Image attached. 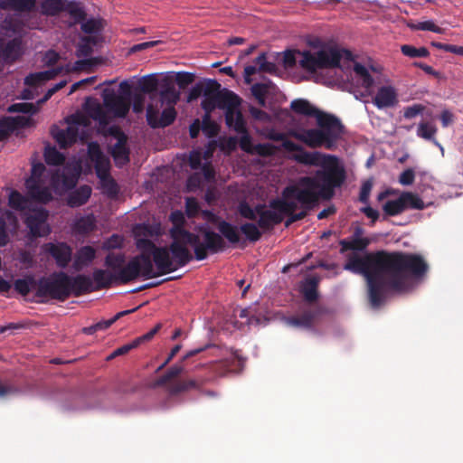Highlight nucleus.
I'll return each mask as SVG.
<instances>
[{"instance_id":"f257e3e1","label":"nucleus","mask_w":463,"mask_h":463,"mask_svg":"<svg viewBox=\"0 0 463 463\" xmlns=\"http://www.w3.org/2000/svg\"><path fill=\"white\" fill-rule=\"evenodd\" d=\"M344 269L363 275L367 282L368 301L371 307L383 306L387 291L403 292L409 288V279L426 276L429 265L417 253L376 250L363 257L348 255Z\"/></svg>"},{"instance_id":"f03ea898","label":"nucleus","mask_w":463,"mask_h":463,"mask_svg":"<svg viewBox=\"0 0 463 463\" xmlns=\"http://www.w3.org/2000/svg\"><path fill=\"white\" fill-rule=\"evenodd\" d=\"M300 165L320 166L314 176L302 177L299 185H288L284 188L285 196L296 197L298 202L311 206L320 200L334 197L335 189L343 185L346 179L344 166L338 163L335 155L312 152L295 156L293 160Z\"/></svg>"},{"instance_id":"7ed1b4c3","label":"nucleus","mask_w":463,"mask_h":463,"mask_svg":"<svg viewBox=\"0 0 463 463\" xmlns=\"http://www.w3.org/2000/svg\"><path fill=\"white\" fill-rule=\"evenodd\" d=\"M203 240L195 233L184 232L182 235H171L172 242L168 249L171 256V269L162 272L161 269H154V261H151L149 255L141 253L132 259H138L137 262L144 269V279H150L166 275L184 267L192 259L203 260L209 254H218L224 251L225 241L220 234L213 231H202Z\"/></svg>"},{"instance_id":"20e7f679","label":"nucleus","mask_w":463,"mask_h":463,"mask_svg":"<svg viewBox=\"0 0 463 463\" xmlns=\"http://www.w3.org/2000/svg\"><path fill=\"white\" fill-rule=\"evenodd\" d=\"M290 109L298 115L315 118L318 128L290 129L288 132L289 137L309 148L335 150L337 141L344 135V125L336 116L317 109L304 99H293Z\"/></svg>"},{"instance_id":"39448f33","label":"nucleus","mask_w":463,"mask_h":463,"mask_svg":"<svg viewBox=\"0 0 463 463\" xmlns=\"http://www.w3.org/2000/svg\"><path fill=\"white\" fill-rule=\"evenodd\" d=\"M300 55L299 65L302 69L315 72L318 69H336L340 67L341 59L353 61V53L348 50L337 49L320 50L316 52L310 51L298 52Z\"/></svg>"},{"instance_id":"423d86ee","label":"nucleus","mask_w":463,"mask_h":463,"mask_svg":"<svg viewBox=\"0 0 463 463\" xmlns=\"http://www.w3.org/2000/svg\"><path fill=\"white\" fill-rule=\"evenodd\" d=\"M138 259H131L127 262L126 269L120 272H109L106 269H95L92 272L93 286L99 290L109 288L113 283L128 284L137 278H143V268L137 261Z\"/></svg>"},{"instance_id":"0eeeda50","label":"nucleus","mask_w":463,"mask_h":463,"mask_svg":"<svg viewBox=\"0 0 463 463\" xmlns=\"http://www.w3.org/2000/svg\"><path fill=\"white\" fill-rule=\"evenodd\" d=\"M237 213L240 217L255 222L261 231L268 232L273 230L274 226L279 224L283 221V216L278 211L270 208L267 209L264 203H258L251 207L246 201H240L237 205Z\"/></svg>"},{"instance_id":"6e6552de","label":"nucleus","mask_w":463,"mask_h":463,"mask_svg":"<svg viewBox=\"0 0 463 463\" xmlns=\"http://www.w3.org/2000/svg\"><path fill=\"white\" fill-rule=\"evenodd\" d=\"M36 297L41 299L51 298L61 302L67 300L71 297L68 285V274L59 271L38 279Z\"/></svg>"},{"instance_id":"1a4fd4ad","label":"nucleus","mask_w":463,"mask_h":463,"mask_svg":"<svg viewBox=\"0 0 463 463\" xmlns=\"http://www.w3.org/2000/svg\"><path fill=\"white\" fill-rule=\"evenodd\" d=\"M317 205V203L307 206L299 203L296 197L285 196V191H282L281 198L269 201V208L279 211L281 215L288 216V220L285 222L286 228L295 222L304 220L307 213L312 211Z\"/></svg>"},{"instance_id":"9d476101","label":"nucleus","mask_w":463,"mask_h":463,"mask_svg":"<svg viewBox=\"0 0 463 463\" xmlns=\"http://www.w3.org/2000/svg\"><path fill=\"white\" fill-rule=\"evenodd\" d=\"M240 104L239 96H204L202 100V109H204L205 115L209 116L217 108L226 110L224 119H226V125H231L232 122L237 120L239 115L242 116L238 109Z\"/></svg>"},{"instance_id":"9b49d317","label":"nucleus","mask_w":463,"mask_h":463,"mask_svg":"<svg viewBox=\"0 0 463 463\" xmlns=\"http://www.w3.org/2000/svg\"><path fill=\"white\" fill-rule=\"evenodd\" d=\"M217 229L218 232H220L218 234L222 236V239H226L231 245H235L240 242L239 231L244 234L246 240L253 243L260 241L261 238V229L255 222H244L237 228L235 225L226 221H222L218 222Z\"/></svg>"},{"instance_id":"f8f14e48","label":"nucleus","mask_w":463,"mask_h":463,"mask_svg":"<svg viewBox=\"0 0 463 463\" xmlns=\"http://www.w3.org/2000/svg\"><path fill=\"white\" fill-rule=\"evenodd\" d=\"M46 171V167L42 163L32 165L31 176L25 179V188H27L28 194L36 202L47 203L52 200V194L50 190L43 186L42 176Z\"/></svg>"},{"instance_id":"ddd939ff","label":"nucleus","mask_w":463,"mask_h":463,"mask_svg":"<svg viewBox=\"0 0 463 463\" xmlns=\"http://www.w3.org/2000/svg\"><path fill=\"white\" fill-rule=\"evenodd\" d=\"M137 248L142 250L141 254L150 255L156 269H161L162 272L170 270L172 263L166 247L157 246L151 240L140 239L137 241Z\"/></svg>"},{"instance_id":"4468645a","label":"nucleus","mask_w":463,"mask_h":463,"mask_svg":"<svg viewBox=\"0 0 463 463\" xmlns=\"http://www.w3.org/2000/svg\"><path fill=\"white\" fill-rule=\"evenodd\" d=\"M48 212L44 208L32 211L24 220L25 226L29 229L32 238L37 239L50 234V226L47 224Z\"/></svg>"},{"instance_id":"2eb2a0df","label":"nucleus","mask_w":463,"mask_h":463,"mask_svg":"<svg viewBox=\"0 0 463 463\" xmlns=\"http://www.w3.org/2000/svg\"><path fill=\"white\" fill-rule=\"evenodd\" d=\"M176 112L175 107H168L163 109L158 116L157 105L148 104L146 107V122L153 129L165 128L173 124L175 120Z\"/></svg>"},{"instance_id":"dca6fc26","label":"nucleus","mask_w":463,"mask_h":463,"mask_svg":"<svg viewBox=\"0 0 463 463\" xmlns=\"http://www.w3.org/2000/svg\"><path fill=\"white\" fill-rule=\"evenodd\" d=\"M43 249L55 260L56 266L61 269L68 267L71 260L72 250L66 242H47Z\"/></svg>"},{"instance_id":"f3484780","label":"nucleus","mask_w":463,"mask_h":463,"mask_svg":"<svg viewBox=\"0 0 463 463\" xmlns=\"http://www.w3.org/2000/svg\"><path fill=\"white\" fill-rule=\"evenodd\" d=\"M104 106L118 118H125L130 109V99L117 97L114 91H105L102 95Z\"/></svg>"},{"instance_id":"a211bd4d","label":"nucleus","mask_w":463,"mask_h":463,"mask_svg":"<svg viewBox=\"0 0 463 463\" xmlns=\"http://www.w3.org/2000/svg\"><path fill=\"white\" fill-rule=\"evenodd\" d=\"M68 286L71 296L77 298L99 290L93 286L92 279L87 275H68Z\"/></svg>"},{"instance_id":"6ab92c4d","label":"nucleus","mask_w":463,"mask_h":463,"mask_svg":"<svg viewBox=\"0 0 463 463\" xmlns=\"http://www.w3.org/2000/svg\"><path fill=\"white\" fill-rule=\"evenodd\" d=\"M227 127L233 129V131L237 132V134L241 135L239 139L240 148H241V150L245 153H252V148H254V146L251 143V137L247 131L246 122L245 119H243V116L239 115V118H237L235 121H232L231 125H227Z\"/></svg>"},{"instance_id":"aec40b11","label":"nucleus","mask_w":463,"mask_h":463,"mask_svg":"<svg viewBox=\"0 0 463 463\" xmlns=\"http://www.w3.org/2000/svg\"><path fill=\"white\" fill-rule=\"evenodd\" d=\"M14 231L17 228V218L10 210H5L0 213V247L7 245L8 241V229Z\"/></svg>"},{"instance_id":"412c9836","label":"nucleus","mask_w":463,"mask_h":463,"mask_svg":"<svg viewBox=\"0 0 463 463\" xmlns=\"http://www.w3.org/2000/svg\"><path fill=\"white\" fill-rule=\"evenodd\" d=\"M268 137L275 142H281V146L285 151L293 153V155L290 156V159L292 160H295L296 156H299L303 154H311V152L305 150L301 145L288 139L285 133L272 132Z\"/></svg>"},{"instance_id":"4be33fe9","label":"nucleus","mask_w":463,"mask_h":463,"mask_svg":"<svg viewBox=\"0 0 463 463\" xmlns=\"http://www.w3.org/2000/svg\"><path fill=\"white\" fill-rule=\"evenodd\" d=\"M397 103L396 91L392 86L380 87L373 98V105L383 109L392 108Z\"/></svg>"},{"instance_id":"5701e85b","label":"nucleus","mask_w":463,"mask_h":463,"mask_svg":"<svg viewBox=\"0 0 463 463\" xmlns=\"http://www.w3.org/2000/svg\"><path fill=\"white\" fill-rule=\"evenodd\" d=\"M83 109L90 118L98 121L99 126L105 127L109 124L108 113L96 99L87 98Z\"/></svg>"},{"instance_id":"b1692460","label":"nucleus","mask_w":463,"mask_h":463,"mask_svg":"<svg viewBox=\"0 0 463 463\" xmlns=\"http://www.w3.org/2000/svg\"><path fill=\"white\" fill-rule=\"evenodd\" d=\"M63 71L62 66H56L49 70L36 72L25 77L24 83L27 86L36 87L50 80H53L56 76L60 75Z\"/></svg>"},{"instance_id":"393cba45","label":"nucleus","mask_w":463,"mask_h":463,"mask_svg":"<svg viewBox=\"0 0 463 463\" xmlns=\"http://www.w3.org/2000/svg\"><path fill=\"white\" fill-rule=\"evenodd\" d=\"M37 0H2L1 10H11L15 13H30L35 8Z\"/></svg>"},{"instance_id":"a878e982","label":"nucleus","mask_w":463,"mask_h":463,"mask_svg":"<svg viewBox=\"0 0 463 463\" xmlns=\"http://www.w3.org/2000/svg\"><path fill=\"white\" fill-rule=\"evenodd\" d=\"M158 80L155 74L142 76L138 80V93L148 95L150 100L156 99Z\"/></svg>"},{"instance_id":"bb28decb","label":"nucleus","mask_w":463,"mask_h":463,"mask_svg":"<svg viewBox=\"0 0 463 463\" xmlns=\"http://www.w3.org/2000/svg\"><path fill=\"white\" fill-rule=\"evenodd\" d=\"M90 194H92L90 186L85 184L78 187V189L69 194L67 199L68 206L77 208L86 204L88 200H90Z\"/></svg>"},{"instance_id":"cd10ccee","label":"nucleus","mask_w":463,"mask_h":463,"mask_svg":"<svg viewBox=\"0 0 463 463\" xmlns=\"http://www.w3.org/2000/svg\"><path fill=\"white\" fill-rule=\"evenodd\" d=\"M96 258V250L91 246H83L78 249L74 255L73 268L80 270L90 264Z\"/></svg>"},{"instance_id":"c85d7f7f","label":"nucleus","mask_w":463,"mask_h":463,"mask_svg":"<svg viewBox=\"0 0 463 463\" xmlns=\"http://www.w3.org/2000/svg\"><path fill=\"white\" fill-rule=\"evenodd\" d=\"M371 244V240L368 238H346L339 241L340 254H344L349 250L352 251H364L368 245Z\"/></svg>"},{"instance_id":"c756f323","label":"nucleus","mask_w":463,"mask_h":463,"mask_svg":"<svg viewBox=\"0 0 463 463\" xmlns=\"http://www.w3.org/2000/svg\"><path fill=\"white\" fill-rule=\"evenodd\" d=\"M56 143L59 144L60 148H68L73 143L77 142L78 128L76 126H68L66 129H61L53 135Z\"/></svg>"},{"instance_id":"7c9ffc66","label":"nucleus","mask_w":463,"mask_h":463,"mask_svg":"<svg viewBox=\"0 0 463 463\" xmlns=\"http://www.w3.org/2000/svg\"><path fill=\"white\" fill-rule=\"evenodd\" d=\"M317 284L319 279L317 276H312L303 281L300 285V293H302L304 300L307 303H314L317 299Z\"/></svg>"},{"instance_id":"2f4dec72","label":"nucleus","mask_w":463,"mask_h":463,"mask_svg":"<svg viewBox=\"0 0 463 463\" xmlns=\"http://www.w3.org/2000/svg\"><path fill=\"white\" fill-rule=\"evenodd\" d=\"M202 84L203 92H204V97H215V96H230V97H238L233 91L228 90L227 89L221 90V84L218 83L215 80H206L204 83H197Z\"/></svg>"},{"instance_id":"473e14b6","label":"nucleus","mask_w":463,"mask_h":463,"mask_svg":"<svg viewBox=\"0 0 463 463\" xmlns=\"http://www.w3.org/2000/svg\"><path fill=\"white\" fill-rule=\"evenodd\" d=\"M29 119L23 117L0 118V131L10 134L14 130L28 127Z\"/></svg>"},{"instance_id":"72a5a7b5","label":"nucleus","mask_w":463,"mask_h":463,"mask_svg":"<svg viewBox=\"0 0 463 463\" xmlns=\"http://www.w3.org/2000/svg\"><path fill=\"white\" fill-rule=\"evenodd\" d=\"M157 95H159L160 106L166 104L168 107H175L179 100V91L170 83L163 85Z\"/></svg>"},{"instance_id":"f704fd0d","label":"nucleus","mask_w":463,"mask_h":463,"mask_svg":"<svg viewBox=\"0 0 463 463\" xmlns=\"http://www.w3.org/2000/svg\"><path fill=\"white\" fill-rule=\"evenodd\" d=\"M96 229V219L93 214H87L74 222L73 231L80 235H88Z\"/></svg>"},{"instance_id":"c9c22d12","label":"nucleus","mask_w":463,"mask_h":463,"mask_svg":"<svg viewBox=\"0 0 463 463\" xmlns=\"http://www.w3.org/2000/svg\"><path fill=\"white\" fill-rule=\"evenodd\" d=\"M68 2V0H43L40 12L46 16H57L62 13V8Z\"/></svg>"},{"instance_id":"e433bc0d","label":"nucleus","mask_w":463,"mask_h":463,"mask_svg":"<svg viewBox=\"0 0 463 463\" xmlns=\"http://www.w3.org/2000/svg\"><path fill=\"white\" fill-rule=\"evenodd\" d=\"M104 265L113 272H120L126 269V254L122 252H109L105 257Z\"/></svg>"},{"instance_id":"4c0bfd02","label":"nucleus","mask_w":463,"mask_h":463,"mask_svg":"<svg viewBox=\"0 0 463 463\" xmlns=\"http://www.w3.org/2000/svg\"><path fill=\"white\" fill-rule=\"evenodd\" d=\"M62 13L68 14L76 24H80L86 19V12L78 1H68L62 8Z\"/></svg>"},{"instance_id":"58836bf2","label":"nucleus","mask_w":463,"mask_h":463,"mask_svg":"<svg viewBox=\"0 0 463 463\" xmlns=\"http://www.w3.org/2000/svg\"><path fill=\"white\" fill-rule=\"evenodd\" d=\"M110 155L117 163L120 161L122 165H127L129 162V149L127 147V140L117 141L111 146Z\"/></svg>"},{"instance_id":"ea45409f","label":"nucleus","mask_w":463,"mask_h":463,"mask_svg":"<svg viewBox=\"0 0 463 463\" xmlns=\"http://www.w3.org/2000/svg\"><path fill=\"white\" fill-rule=\"evenodd\" d=\"M401 201L407 209H413L422 211L424 209V203L422 199L416 194L410 192L402 193L401 196L396 198Z\"/></svg>"},{"instance_id":"a19ab883","label":"nucleus","mask_w":463,"mask_h":463,"mask_svg":"<svg viewBox=\"0 0 463 463\" xmlns=\"http://www.w3.org/2000/svg\"><path fill=\"white\" fill-rule=\"evenodd\" d=\"M29 199L18 190H11L9 194V206L14 211H24L29 209Z\"/></svg>"},{"instance_id":"79ce46f5","label":"nucleus","mask_w":463,"mask_h":463,"mask_svg":"<svg viewBox=\"0 0 463 463\" xmlns=\"http://www.w3.org/2000/svg\"><path fill=\"white\" fill-rule=\"evenodd\" d=\"M169 220H171L172 226L171 230H169V235L171 236H182V233H192L183 227L184 225V216L183 215L181 211H175L171 213V216H169Z\"/></svg>"},{"instance_id":"37998d69","label":"nucleus","mask_w":463,"mask_h":463,"mask_svg":"<svg viewBox=\"0 0 463 463\" xmlns=\"http://www.w3.org/2000/svg\"><path fill=\"white\" fill-rule=\"evenodd\" d=\"M38 280H35L34 277L29 275L24 279H16L14 281V289L19 293V295L25 297L29 294L32 288L37 287Z\"/></svg>"},{"instance_id":"c03bdc74","label":"nucleus","mask_w":463,"mask_h":463,"mask_svg":"<svg viewBox=\"0 0 463 463\" xmlns=\"http://www.w3.org/2000/svg\"><path fill=\"white\" fill-rule=\"evenodd\" d=\"M313 311H305L299 316L288 317V324L291 326H299L303 328H310L313 326L314 318Z\"/></svg>"},{"instance_id":"a18cd8bd","label":"nucleus","mask_w":463,"mask_h":463,"mask_svg":"<svg viewBox=\"0 0 463 463\" xmlns=\"http://www.w3.org/2000/svg\"><path fill=\"white\" fill-rule=\"evenodd\" d=\"M436 131L435 126L428 122H421L419 124V128H417V136L420 138L430 140L432 143L439 146V142L436 141L434 137Z\"/></svg>"},{"instance_id":"49530a36","label":"nucleus","mask_w":463,"mask_h":463,"mask_svg":"<svg viewBox=\"0 0 463 463\" xmlns=\"http://www.w3.org/2000/svg\"><path fill=\"white\" fill-rule=\"evenodd\" d=\"M353 71H354L356 77L361 80L362 86H364L365 90H369L372 88V86H373V79L364 65L354 63V68H353Z\"/></svg>"},{"instance_id":"de8ad7c7","label":"nucleus","mask_w":463,"mask_h":463,"mask_svg":"<svg viewBox=\"0 0 463 463\" xmlns=\"http://www.w3.org/2000/svg\"><path fill=\"white\" fill-rule=\"evenodd\" d=\"M401 52L408 58H428L429 50L424 47L416 48L410 44H404L401 47Z\"/></svg>"},{"instance_id":"09e8293b","label":"nucleus","mask_w":463,"mask_h":463,"mask_svg":"<svg viewBox=\"0 0 463 463\" xmlns=\"http://www.w3.org/2000/svg\"><path fill=\"white\" fill-rule=\"evenodd\" d=\"M407 209L408 208L405 207L404 203H402V201H398L397 199L388 200L383 206V213H385L386 215L392 217L402 213Z\"/></svg>"},{"instance_id":"8fccbe9b","label":"nucleus","mask_w":463,"mask_h":463,"mask_svg":"<svg viewBox=\"0 0 463 463\" xmlns=\"http://www.w3.org/2000/svg\"><path fill=\"white\" fill-rule=\"evenodd\" d=\"M251 95L257 99L258 105L261 108L265 107V99L268 94V85L265 83H256L251 85Z\"/></svg>"},{"instance_id":"3c124183","label":"nucleus","mask_w":463,"mask_h":463,"mask_svg":"<svg viewBox=\"0 0 463 463\" xmlns=\"http://www.w3.org/2000/svg\"><path fill=\"white\" fill-rule=\"evenodd\" d=\"M45 161L50 165H61L65 161V156L57 151L55 147H48L45 149Z\"/></svg>"},{"instance_id":"603ef678","label":"nucleus","mask_w":463,"mask_h":463,"mask_svg":"<svg viewBox=\"0 0 463 463\" xmlns=\"http://www.w3.org/2000/svg\"><path fill=\"white\" fill-rule=\"evenodd\" d=\"M196 388V382L193 380L178 381L169 387V392L172 394H179L181 392L193 390Z\"/></svg>"},{"instance_id":"864d4df0","label":"nucleus","mask_w":463,"mask_h":463,"mask_svg":"<svg viewBox=\"0 0 463 463\" xmlns=\"http://www.w3.org/2000/svg\"><path fill=\"white\" fill-rule=\"evenodd\" d=\"M254 62L258 65V69H260V72L273 73V71H276V65L273 62L267 61V57L264 52L258 55V57L255 58Z\"/></svg>"},{"instance_id":"5fc2aeb1","label":"nucleus","mask_w":463,"mask_h":463,"mask_svg":"<svg viewBox=\"0 0 463 463\" xmlns=\"http://www.w3.org/2000/svg\"><path fill=\"white\" fill-rule=\"evenodd\" d=\"M20 44L16 40L7 42L3 50L5 59L15 60L19 56Z\"/></svg>"},{"instance_id":"6e6d98bb","label":"nucleus","mask_w":463,"mask_h":463,"mask_svg":"<svg viewBox=\"0 0 463 463\" xmlns=\"http://www.w3.org/2000/svg\"><path fill=\"white\" fill-rule=\"evenodd\" d=\"M99 180H101V187L102 190H104V193L111 198L117 197L118 194L117 182H115L111 177H105Z\"/></svg>"},{"instance_id":"4d7b16f0","label":"nucleus","mask_w":463,"mask_h":463,"mask_svg":"<svg viewBox=\"0 0 463 463\" xmlns=\"http://www.w3.org/2000/svg\"><path fill=\"white\" fill-rule=\"evenodd\" d=\"M87 154H89L90 161H108L102 151L99 148V145L96 142H91L87 146Z\"/></svg>"},{"instance_id":"13d9d810","label":"nucleus","mask_w":463,"mask_h":463,"mask_svg":"<svg viewBox=\"0 0 463 463\" xmlns=\"http://www.w3.org/2000/svg\"><path fill=\"white\" fill-rule=\"evenodd\" d=\"M410 27L412 30L429 31L435 33H442L444 31L440 26L435 24V23L430 20L417 23V24H411Z\"/></svg>"},{"instance_id":"bf43d9fd","label":"nucleus","mask_w":463,"mask_h":463,"mask_svg":"<svg viewBox=\"0 0 463 463\" xmlns=\"http://www.w3.org/2000/svg\"><path fill=\"white\" fill-rule=\"evenodd\" d=\"M202 130L208 137H213L218 133V126L210 118V115L203 117Z\"/></svg>"},{"instance_id":"052dcab7","label":"nucleus","mask_w":463,"mask_h":463,"mask_svg":"<svg viewBox=\"0 0 463 463\" xmlns=\"http://www.w3.org/2000/svg\"><path fill=\"white\" fill-rule=\"evenodd\" d=\"M7 111L11 113L33 114L34 105L29 102H19L11 104Z\"/></svg>"},{"instance_id":"680f3d73","label":"nucleus","mask_w":463,"mask_h":463,"mask_svg":"<svg viewBox=\"0 0 463 463\" xmlns=\"http://www.w3.org/2000/svg\"><path fill=\"white\" fill-rule=\"evenodd\" d=\"M253 152L260 156H271L276 154L277 147L271 143H260L254 146Z\"/></svg>"},{"instance_id":"e2e57ef3","label":"nucleus","mask_w":463,"mask_h":463,"mask_svg":"<svg viewBox=\"0 0 463 463\" xmlns=\"http://www.w3.org/2000/svg\"><path fill=\"white\" fill-rule=\"evenodd\" d=\"M102 29L99 20L89 19L80 24V30L85 33H98Z\"/></svg>"},{"instance_id":"0e129e2a","label":"nucleus","mask_w":463,"mask_h":463,"mask_svg":"<svg viewBox=\"0 0 463 463\" xmlns=\"http://www.w3.org/2000/svg\"><path fill=\"white\" fill-rule=\"evenodd\" d=\"M123 244V240L121 239L120 235L118 234H113L109 237L104 242H102V250H117L121 247Z\"/></svg>"},{"instance_id":"69168bd1","label":"nucleus","mask_w":463,"mask_h":463,"mask_svg":"<svg viewBox=\"0 0 463 463\" xmlns=\"http://www.w3.org/2000/svg\"><path fill=\"white\" fill-rule=\"evenodd\" d=\"M194 80V74L191 72H177L175 74V83H177L178 87L181 89H184L185 87L191 85Z\"/></svg>"},{"instance_id":"338daca9","label":"nucleus","mask_w":463,"mask_h":463,"mask_svg":"<svg viewBox=\"0 0 463 463\" xmlns=\"http://www.w3.org/2000/svg\"><path fill=\"white\" fill-rule=\"evenodd\" d=\"M95 165L96 176L99 179L109 178V160L92 162Z\"/></svg>"},{"instance_id":"774afa93","label":"nucleus","mask_w":463,"mask_h":463,"mask_svg":"<svg viewBox=\"0 0 463 463\" xmlns=\"http://www.w3.org/2000/svg\"><path fill=\"white\" fill-rule=\"evenodd\" d=\"M145 105V94L135 93L133 97H131V106L133 111L136 114L141 113L143 111V106Z\"/></svg>"}]
</instances>
